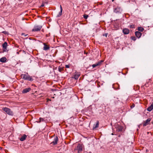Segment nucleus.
<instances>
[{
  "instance_id": "obj_8",
  "label": "nucleus",
  "mask_w": 153,
  "mask_h": 153,
  "mask_svg": "<svg viewBox=\"0 0 153 153\" xmlns=\"http://www.w3.org/2000/svg\"><path fill=\"white\" fill-rule=\"evenodd\" d=\"M58 141V138L57 137H56L54 140L51 143V144L52 143L53 145H55L57 144Z\"/></svg>"
},
{
  "instance_id": "obj_33",
  "label": "nucleus",
  "mask_w": 153,
  "mask_h": 153,
  "mask_svg": "<svg viewBox=\"0 0 153 153\" xmlns=\"http://www.w3.org/2000/svg\"><path fill=\"white\" fill-rule=\"evenodd\" d=\"M112 1H114V0H112Z\"/></svg>"
},
{
  "instance_id": "obj_16",
  "label": "nucleus",
  "mask_w": 153,
  "mask_h": 153,
  "mask_svg": "<svg viewBox=\"0 0 153 153\" xmlns=\"http://www.w3.org/2000/svg\"><path fill=\"white\" fill-rule=\"evenodd\" d=\"M41 122H45V120L43 118H39V121H36V122L37 123H40Z\"/></svg>"
},
{
  "instance_id": "obj_14",
  "label": "nucleus",
  "mask_w": 153,
  "mask_h": 153,
  "mask_svg": "<svg viewBox=\"0 0 153 153\" xmlns=\"http://www.w3.org/2000/svg\"><path fill=\"white\" fill-rule=\"evenodd\" d=\"M27 137V136L25 134H24L23 136L20 139L21 141H23L25 140Z\"/></svg>"
},
{
  "instance_id": "obj_12",
  "label": "nucleus",
  "mask_w": 153,
  "mask_h": 153,
  "mask_svg": "<svg viewBox=\"0 0 153 153\" xmlns=\"http://www.w3.org/2000/svg\"><path fill=\"white\" fill-rule=\"evenodd\" d=\"M153 109V104H152L150 106L147 108V110L149 111H151Z\"/></svg>"
},
{
  "instance_id": "obj_25",
  "label": "nucleus",
  "mask_w": 153,
  "mask_h": 153,
  "mask_svg": "<svg viewBox=\"0 0 153 153\" xmlns=\"http://www.w3.org/2000/svg\"><path fill=\"white\" fill-rule=\"evenodd\" d=\"M108 34V33H105L104 34H103V36H105L106 37H107Z\"/></svg>"
},
{
  "instance_id": "obj_20",
  "label": "nucleus",
  "mask_w": 153,
  "mask_h": 153,
  "mask_svg": "<svg viewBox=\"0 0 153 153\" xmlns=\"http://www.w3.org/2000/svg\"><path fill=\"white\" fill-rule=\"evenodd\" d=\"M7 45V43L6 42H5L3 44V47L4 48H6V47Z\"/></svg>"
},
{
  "instance_id": "obj_23",
  "label": "nucleus",
  "mask_w": 153,
  "mask_h": 153,
  "mask_svg": "<svg viewBox=\"0 0 153 153\" xmlns=\"http://www.w3.org/2000/svg\"><path fill=\"white\" fill-rule=\"evenodd\" d=\"M130 27L131 28H134V25H130Z\"/></svg>"
},
{
  "instance_id": "obj_26",
  "label": "nucleus",
  "mask_w": 153,
  "mask_h": 153,
  "mask_svg": "<svg viewBox=\"0 0 153 153\" xmlns=\"http://www.w3.org/2000/svg\"><path fill=\"white\" fill-rule=\"evenodd\" d=\"M99 124V122H97V123H96V128L98 127Z\"/></svg>"
},
{
  "instance_id": "obj_22",
  "label": "nucleus",
  "mask_w": 153,
  "mask_h": 153,
  "mask_svg": "<svg viewBox=\"0 0 153 153\" xmlns=\"http://www.w3.org/2000/svg\"><path fill=\"white\" fill-rule=\"evenodd\" d=\"M131 39L132 40H133L134 41H135L136 40V37L134 36L132 37Z\"/></svg>"
},
{
  "instance_id": "obj_18",
  "label": "nucleus",
  "mask_w": 153,
  "mask_h": 153,
  "mask_svg": "<svg viewBox=\"0 0 153 153\" xmlns=\"http://www.w3.org/2000/svg\"><path fill=\"white\" fill-rule=\"evenodd\" d=\"M44 46L43 47V49L44 50H46L49 49V47H48L47 45L44 44Z\"/></svg>"
},
{
  "instance_id": "obj_5",
  "label": "nucleus",
  "mask_w": 153,
  "mask_h": 153,
  "mask_svg": "<svg viewBox=\"0 0 153 153\" xmlns=\"http://www.w3.org/2000/svg\"><path fill=\"white\" fill-rule=\"evenodd\" d=\"M123 32L125 34H128L129 33V30L127 28H125L123 29Z\"/></svg>"
},
{
  "instance_id": "obj_3",
  "label": "nucleus",
  "mask_w": 153,
  "mask_h": 153,
  "mask_svg": "<svg viewBox=\"0 0 153 153\" xmlns=\"http://www.w3.org/2000/svg\"><path fill=\"white\" fill-rule=\"evenodd\" d=\"M42 26L41 25L38 26H35L33 28L32 30V31H37L40 30Z\"/></svg>"
},
{
  "instance_id": "obj_15",
  "label": "nucleus",
  "mask_w": 153,
  "mask_h": 153,
  "mask_svg": "<svg viewBox=\"0 0 153 153\" xmlns=\"http://www.w3.org/2000/svg\"><path fill=\"white\" fill-rule=\"evenodd\" d=\"M7 59L5 57H2L0 59V62H6Z\"/></svg>"
},
{
  "instance_id": "obj_21",
  "label": "nucleus",
  "mask_w": 153,
  "mask_h": 153,
  "mask_svg": "<svg viewBox=\"0 0 153 153\" xmlns=\"http://www.w3.org/2000/svg\"><path fill=\"white\" fill-rule=\"evenodd\" d=\"M83 17L85 19H86L88 17V15H87L85 14L83 15Z\"/></svg>"
},
{
  "instance_id": "obj_24",
  "label": "nucleus",
  "mask_w": 153,
  "mask_h": 153,
  "mask_svg": "<svg viewBox=\"0 0 153 153\" xmlns=\"http://www.w3.org/2000/svg\"><path fill=\"white\" fill-rule=\"evenodd\" d=\"M27 35V34H25V33H22V36H26Z\"/></svg>"
},
{
  "instance_id": "obj_2",
  "label": "nucleus",
  "mask_w": 153,
  "mask_h": 153,
  "mask_svg": "<svg viewBox=\"0 0 153 153\" xmlns=\"http://www.w3.org/2000/svg\"><path fill=\"white\" fill-rule=\"evenodd\" d=\"M2 109L8 114L11 116L13 115V112L10 108L5 107L3 108Z\"/></svg>"
},
{
  "instance_id": "obj_27",
  "label": "nucleus",
  "mask_w": 153,
  "mask_h": 153,
  "mask_svg": "<svg viewBox=\"0 0 153 153\" xmlns=\"http://www.w3.org/2000/svg\"><path fill=\"white\" fill-rule=\"evenodd\" d=\"M65 67L67 68H69L70 67V66L69 65H66Z\"/></svg>"
},
{
  "instance_id": "obj_32",
  "label": "nucleus",
  "mask_w": 153,
  "mask_h": 153,
  "mask_svg": "<svg viewBox=\"0 0 153 153\" xmlns=\"http://www.w3.org/2000/svg\"><path fill=\"white\" fill-rule=\"evenodd\" d=\"M2 33H4L6 34V32H5V31H3V32H2Z\"/></svg>"
},
{
  "instance_id": "obj_6",
  "label": "nucleus",
  "mask_w": 153,
  "mask_h": 153,
  "mask_svg": "<svg viewBox=\"0 0 153 153\" xmlns=\"http://www.w3.org/2000/svg\"><path fill=\"white\" fill-rule=\"evenodd\" d=\"M116 128H117V130L118 131H122L123 129L122 127L119 125L116 126Z\"/></svg>"
},
{
  "instance_id": "obj_28",
  "label": "nucleus",
  "mask_w": 153,
  "mask_h": 153,
  "mask_svg": "<svg viewBox=\"0 0 153 153\" xmlns=\"http://www.w3.org/2000/svg\"><path fill=\"white\" fill-rule=\"evenodd\" d=\"M92 66L93 67V68H94L95 67H96V64H93L92 65Z\"/></svg>"
},
{
  "instance_id": "obj_19",
  "label": "nucleus",
  "mask_w": 153,
  "mask_h": 153,
  "mask_svg": "<svg viewBox=\"0 0 153 153\" xmlns=\"http://www.w3.org/2000/svg\"><path fill=\"white\" fill-rule=\"evenodd\" d=\"M138 30L141 32H143L144 30V29L142 27H138Z\"/></svg>"
},
{
  "instance_id": "obj_10",
  "label": "nucleus",
  "mask_w": 153,
  "mask_h": 153,
  "mask_svg": "<svg viewBox=\"0 0 153 153\" xmlns=\"http://www.w3.org/2000/svg\"><path fill=\"white\" fill-rule=\"evenodd\" d=\"M30 90H31V88H26L23 90V91H22V92L23 93H26L27 92H28Z\"/></svg>"
},
{
  "instance_id": "obj_31",
  "label": "nucleus",
  "mask_w": 153,
  "mask_h": 153,
  "mask_svg": "<svg viewBox=\"0 0 153 153\" xmlns=\"http://www.w3.org/2000/svg\"><path fill=\"white\" fill-rule=\"evenodd\" d=\"M44 4H42L41 5V7H44Z\"/></svg>"
},
{
  "instance_id": "obj_13",
  "label": "nucleus",
  "mask_w": 153,
  "mask_h": 153,
  "mask_svg": "<svg viewBox=\"0 0 153 153\" xmlns=\"http://www.w3.org/2000/svg\"><path fill=\"white\" fill-rule=\"evenodd\" d=\"M60 11L59 12V14L57 16V17H59L62 15V8L61 5H60Z\"/></svg>"
},
{
  "instance_id": "obj_29",
  "label": "nucleus",
  "mask_w": 153,
  "mask_h": 153,
  "mask_svg": "<svg viewBox=\"0 0 153 153\" xmlns=\"http://www.w3.org/2000/svg\"><path fill=\"white\" fill-rule=\"evenodd\" d=\"M96 128V126L94 125L93 127V129L94 130Z\"/></svg>"
},
{
  "instance_id": "obj_30",
  "label": "nucleus",
  "mask_w": 153,
  "mask_h": 153,
  "mask_svg": "<svg viewBox=\"0 0 153 153\" xmlns=\"http://www.w3.org/2000/svg\"><path fill=\"white\" fill-rule=\"evenodd\" d=\"M134 105H132L131 106V108H133L134 107Z\"/></svg>"
},
{
  "instance_id": "obj_9",
  "label": "nucleus",
  "mask_w": 153,
  "mask_h": 153,
  "mask_svg": "<svg viewBox=\"0 0 153 153\" xmlns=\"http://www.w3.org/2000/svg\"><path fill=\"white\" fill-rule=\"evenodd\" d=\"M136 36L138 38H140L142 35V33L139 31H136L135 32Z\"/></svg>"
},
{
  "instance_id": "obj_11",
  "label": "nucleus",
  "mask_w": 153,
  "mask_h": 153,
  "mask_svg": "<svg viewBox=\"0 0 153 153\" xmlns=\"http://www.w3.org/2000/svg\"><path fill=\"white\" fill-rule=\"evenodd\" d=\"M80 74L79 73H76V74L74 75V78L75 79H78L79 76Z\"/></svg>"
},
{
  "instance_id": "obj_17",
  "label": "nucleus",
  "mask_w": 153,
  "mask_h": 153,
  "mask_svg": "<svg viewBox=\"0 0 153 153\" xmlns=\"http://www.w3.org/2000/svg\"><path fill=\"white\" fill-rule=\"evenodd\" d=\"M103 60H101L96 63V66L100 65L103 62Z\"/></svg>"
},
{
  "instance_id": "obj_4",
  "label": "nucleus",
  "mask_w": 153,
  "mask_h": 153,
  "mask_svg": "<svg viewBox=\"0 0 153 153\" xmlns=\"http://www.w3.org/2000/svg\"><path fill=\"white\" fill-rule=\"evenodd\" d=\"M83 146L82 145L79 144L76 148V150L78 151V153H80L82 150Z\"/></svg>"
},
{
  "instance_id": "obj_7",
  "label": "nucleus",
  "mask_w": 153,
  "mask_h": 153,
  "mask_svg": "<svg viewBox=\"0 0 153 153\" xmlns=\"http://www.w3.org/2000/svg\"><path fill=\"white\" fill-rule=\"evenodd\" d=\"M150 120V119L149 118L147 119L145 122H144V123H143V126H146L147 125H148L149 124Z\"/></svg>"
},
{
  "instance_id": "obj_1",
  "label": "nucleus",
  "mask_w": 153,
  "mask_h": 153,
  "mask_svg": "<svg viewBox=\"0 0 153 153\" xmlns=\"http://www.w3.org/2000/svg\"><path fill=\"white\" fill-rule=\"evenodd\" d=\"M21 76L22 78L24 79L30 81H32L33 80L32 77L29 75L27 73L26 74H22Z\"/></svg>"
}]
</instances>
